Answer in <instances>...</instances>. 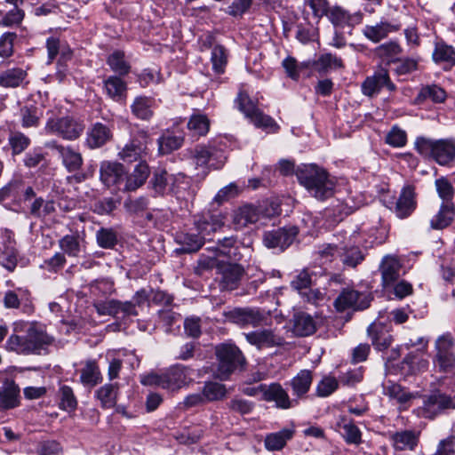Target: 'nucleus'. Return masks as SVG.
Masks as SVG:
<instances>
[{
	"mask_svg": "<svg viewBox=\"0 0 455 455\" xmlns=\"http://www.w3.org/2000/svg\"><path fill=\"white\" fill-rule=\"evenodd\" d=\"M301 186L317 200H326L334 194L335 181L328 172L315 164H307L296 170Z\"/></svg>",
	"mask_w": 455,
	"mask_h": 455,
	"instance_id": "f257e3e1",
	"label": "nucleus"
},
{
	"mask_svg": "<svg viewBox=\"0 0 455 455\" xmlns=\"http://www.w3.org/2000/svg\"><path fill=\"white\" fill-rule=\"evenodd\" d=\"M51 342L52 339L44 331L31 323L24 335L12 334L5 347L20 355L40 354Z\"/></svg>",
	"mask_w": 455,
	"mask_h": 455,
	"instance_id": "f03ea898",
	"label": "nucleus"
},
{
	"mask_svg": "<svg viewBox=\"0 0 455 455\" xmlns=\"http://www.w3.org/2000/svg\"><path fill=\"white\" fill-rule=\"evenodd\" d=\"M415 150L423 157L431 158L439 165H448L455 160V140H433L417 137L414 141Z\"/></svg>",
	"mask_w": 455,
	"mask_h": 455,
	"instance_id": "7ed1b4c3",
	"label": "nucleus"
},
{
	"mask_svg": "<svg viewBox=\"0 0 455 455\" xmlns=\"http://www.w3.org/2000/svg\"><path fill=\"white\" fill-rule=\"evenodd\" d=\"M190 369L182 364H175L161 374L144 375L140 382L144 386H157L164 389L178 390L190 381Z\"/></svg>",
	"mask_w": 455,
	"mask_h": 455,
	"instance_id": "20e7f679",
	"label": "nucleus"
},
{
	"mask_svg": "<svg viewBox=\"0 0 455 455\" xmlns=\"http://www.w3.org/2000/svg\"><path fill=\"white\" fill-rule=\"evenodd\" d=\"M84 130L82 121L71 116L54 117L52 115L48 117L44 131L48 135H56L66 140L78 139Z\"/></svg>",
	"mask_w": 455,
	"mask_h": 455,
	"instance_id": "39448f33",
	"label": "nucleus"
},
{
	"mask_svg": "<svg viewBox=\"0 0 455 455\" xmlns=\"http://www.w3.org/2000/svg\"><path fill=\"white\" fill-rule=\"evenodd\" d=\"M216 355L218 358L217 377L221 380L228 379L245 362L241 350L236 346L229 343L217 346Z\"/></svg>",
	"mask_w": 455,
	"mask_h": 455,
	"instance_id": "423d86ee",
	"label": "nucleus"
},
{
	"mask_svg": "<svg viewBox=\"0 0 455 455\" xmlns=\"http://www.w3.org/2000/svg\"><path fill=\"white\" fill-rule=\"evenodd\" d=\"M452 346L453 342L450 335L440 336L435 341L436 354L433 359V364L437 372L454 378L455 382V355Z\"/></svg>",
	"mask_w": 455,
	"mask_h": 455,
	"instance_id": "0eeeda50",
	"label": "nucleus"
},
{
	"mask_svg": "<svg viewBox=\"0 0 455 455\" xmlns=\"http://www.w3.org/2000/svg\"><path fill=\"white\" fill-rule=\"evenodd\" d=\"M190 180L184 174H170L165 170H158L154 172L151 185L158 195L172 193L180 196L182 190H186Z\"/></svg>",
	"mask_w": 455,
	"mask_h": 455,
	"instance_id": "6e6552de",
	"label": "nucleus"
},
{
	"mask_svg": "<svg viewBox=\"0 0 455 455\" xmlns=\"http://www.w3.org/2000/svg\"><path fill=\"white\" fill-rule=\"evenodd\" d=\"M238 108L251 120L256 127L270 128L276 130L278 125L267 115H264L256 106V103L249 97L248 93L241 90L235 100Z\"/></svg>",
	"mask_w": 455,
	"mask_h": 455,
	"instance_id": "1a4fd4ad",
	"label": "nucleus"
},
{
	"mask_svg": "<svg viewBox=\"0 0 455 455\" xmlns=\"http://www.w3.org/2000/svg\"><path fill=\"white\" fill-rule=\"evenodd\" d=\"M92 306L98 315L101 316L110 315L117 319H125L138 315L135 304L131 301H121L115 299H95Z\"/></svg>",
	"mask_w": 455,
	"mask_h": 455,
	"instance_id": "9d476101",
	"label": "nucleus"
},
{
	"mask_svg": "<svg viewBox=\"0 0 455 455\" xmlns=\"http://www.w3.org/2000/svg\"><path fill=\"white\" fill-rule=\"evenodd\" d=\"M449 409H455V402L445 394L436 392L427 396L423 405L418 409V414L423 418L433 419Z\"/></svg>",
	"mask_w": 455,
	"mask_h": 455,
	"instance_id": "9b49d317",
	"label": "nucleus"
},
{
	"mask_svg": "<svg viewBox=\"0 0 455 455\" xmlns=\"http://www.w3.org/2000/svg\"><path fill=\"white\" fill-rule=\"evenodd\" d=\"M148 137L146 132H140L132 138L118 152V157L127 163H133L148 155Z\"/></svg>",
	"mask_w": 455,
	"mask_h": 455,
	"instance_id": "f8f14e48",
	"label": "nucleus"
},
{
	"mask_svg": "<svg viewBox=\"0 0 455 455\" xmlns=\"http://www.w3.org/2000/svg\"><path fill=\"white\" fill-rule=\"evenodd\" d=\"M298 234L296 227L281 228L265 232L263 243L267 248L283 251L290 246Z\"/></svg>",
	"mask_w": 455,
	"mask_h": 455,
	"instance_id": "ddd939ff",
	"label": "nucleus"
},
{
	"mask_svg": "<svg viewBox=\"0 0 455 455\" xmlns=\"http://www.w3.org/2000/svg\"><path fill=\"white\" fill-rule=\"evenodd\" d=\"M383 87H387L390 92H394L396 89L390 80L387 70L380 68L372 76L365 78L361 89L363 95L373 97L379 94Z\"/></svg>",
	"mask_w": 455,
	"mask_h": 455,
	"instance_id": "4468645a",
	"label": "nucleus"
},
{
	"mask_svg": "<svg viewBox=\"0 0 455 455\" xmlns=\"http://www.w3.org/2000/svg\"><path fill=\"white\" fill-rule=\"evenodd\" d=\"M195 226L204 239L209 240L208 236L224 226V216L220 212L208 211L196 218Z\"/></svg>",
	"mask_w": 455,
	"mask_h": 455,
	"instance_id": "2eb2a0df",
	"label": "nucleus"
},
{
	"mask_svg": "<svg viewBox=\"0 0 455 455\" xmlns=\"http://www.w3.org/2000/svg\"><path fill=\"white\" fill-rule=\"evenodd\" d=\"M369 295L360 293L353 289H345L335 299L334 305L339 311L347 308L364 309L369 307Z\"/></svg>",
	"mask_w": 455,
	"mask_h": 455,
	"instance_id": "dca6fc26",
	"label": "nucleus"
},
{
	"mask_svg": "<svg viewBox=\"0 0 455 455\" xmlns=\"http://www.w3.org/2000/svg\"><path fill=\"white\" fill-rule=\"evenodd\" d=\"M125 169L120 163L103 161L100 168V179L107 187H116L120 189V185L124 182Z\"/></svg>",
	"mask_w": 455,
	"mask_h": 455,
	"instance_id": "f3484780",
	"label": "nucleus"
},
{
	"mask_svg": "<svg viewBox=\"0 0 455 455\" xmlns=\"http://www.w3.org/2000/svg\"><path fill=\"white\" fill-rule=\"evenodd\" d=\"M232 321L241 327H259L266 324L267 317L256 308H238L231 312Z\"/></svg>",
	"mask_w": 455,
	"mask_h": 455,
	"instance_id": "a211bd4d",
	"label": "nucleus"
},
{
	"mask_svg": "<svg viewBox=\"0 0 455 455\" xmlns=\"http://www.w3.org/2000/svg\"><path fill=\"white\" fill-rule=\"evenodd\" d=\"M263 399L267 402H275L276 407L289 409L297 404L296 400H291L287 392L279 383H272L269 386H260Z\"/></svg>",
	"mask_w": 455,
	"mask_h": 455,
	"instance_id": "6ab92c4d",
	"label": "nucleus"
},
{
	"mask_svg": "<svg viewBox=\"0 0 455 455\" xmlns=\"http://www.w3.org/2000/svg\"><path fill=\"white\" fill-rule=\"evenodd\" d=\"M246 340L259 349L273 347L283 344V338L273 329H264L245 334Z\"/></svg>",
	"mask_w": 455,
	"mask_h": 455,
	"instance_id": "aec40b11",
	"label": "nucleus"
},
{
	"mask_svg": "<svg viewBox=\"0 0 455 455\" xmlns=\"http://www.w3.org/2000/svg\"><path fill=\"white\" fill-rule=\"evenodd\" d=\"M382 285L387 288L392 286L397 282L401 275L402 264L395 256H385L379 265Z\"/></svg>",
	"mask_w": 455,
	"mask_h": 455,
	"instance_id": "412c9836",
	"label": "nucleus"
},
{
	"mask_svg": "<svg viewBox=\"0 0 455 455\" xmlns=\"http://www.w3.org/2000/svg\"><path fill=\"white\" fill-rule=\"evenodd\" d=\"M221 274V285L226 290H235L243 276L244 270L238 264L222 263L219 266Z\"/></svg>",
	"mask_w": 455,
	"mask_h": 455,
	"instance_id": "4be33fe9",
	"label": "nucleus"
},
{
	"mask_svg": "<svg viewBox=\"0 0 455 455\" xmlns=\"http://www.w3.org/2000/svg\"><path fill=\"white\" fill-rule=\"evenodd\" d=\"M150 173L149 167L145 161H140L133 169L132 172L124 176V186L120 190L125 192L135 191L147 180Z\"/></svg>",
	"mask_w": 455,
	"mask_h": 455,
	"instance_id": "5701e85b",
	"label": "nucleus"
},
{
	"mask_svg": "<svg viewBox=\"0 0 455 455\" xmlns=\"http://www.w3.org/2000/svg\"><path fill=\"white\" fill-rule=\"evenodd\" d=\"M4 237L3 247H0V264L9 272H13L18 263V252L12 232L4 230Z\"/></svg>",
	"mask_w": 455,
	"mask_h": 455,
	"instance_id": "b1692460",
	"label": "nucleus"
},
{
	"mask_svg": "<svg viewBox=\"0 0 455 455\" xmlns=\"http://www.w3.org/2000/svg\"><path fill=\"white\" fill-rule=\"evenodd\" d=\"M334 430L339 432L345 441L349 444L358 445L362 443V433L360 429L348 419L340 416L334 427Z\"/></svg>",
	"mask_w": 455,
	"mask_h": 455,
	"instance_id": "393cba45",
	"label": "nucleus"
},
{
	"mask_svg": "<svg viewBox=\"0 0 455 455\" xmlns=\"http://www.w3.org/2000/svg\"><path fill=\"white\" fill-rule=\"evenodd\" d=\"M416 208L414 188L406 186L402 189L395 204V213L400 219L407 218Z\"/></svg>",
	"mask_w": 455,
	"mask_h": 455,
	"instance_id": "a878e982",
	"label": "nucleus"
},
{
	"mask_svg": "<svg viewBox=\"0 0 455 455\" xmlns=\"http://www.w3.org/2000/svg\"><path fill=\"white\" fill-rule=\"evenodd\" d=\"M112 129L107 124L96 123L87 136V144L91 148H97L105 145L112 139Z\"/></svg>",
	"mask_w": 455,
	"mask_h": 455,
	"instance_id": "bb28decb",
	"label": "nucleus"
},
{
	"mask_svg": "<svg viewBox=\"0 0 455 455\" xmlns=\"http://www.w3.org/2000/svg\"><path fill=\"white\" fill-rule=\"evenodd\" d=\"M54 148L60 154L62 164L68 172H76L79 170L83 164L82 155L70 146H62L54 144Z\"/></svg>",
	"mask_w": 455,
	"mask_h": 455,
	"instance_id": "cd10ccee",
	"label": "nucleus"
},
{
	"mask_svg": "<svg viewBox=\"0 0 455 455\" xmlns=\"http://www.w3.org/2000/svg\"><path fill=\"white\" fill-rule=\"evenodd\" d=\"M455 207L453 203H443L439 211L430 220L433 229H443L450 226L454 220Z\"/></svg>",
	"mask_w": 455,
	"mask_h": 455,
	"instance_id": "c85d7f7f",
	"label": "nucleus"
},
{
	"mask_svg": "<svg viewBox=\"0 0 455 455\" xmlns=\"http://www.w3.org/2000/svg\"><path fill=\"white\" fill-rule=\"evenodd\" d=\"M399 25L389 22H380L373 26H365L363 29V36L373 43H378L386 38L391 32L397 31Z\"/></svg>",
	"mask_w": 455,
	"mask_h": 455,
	"instance_id": "c756f323",
	"label": "nucleus"
},
{
	"mask_svg": "<svg viewBox=\"0 0 455 455\" xmlns=\"http://www.w3.org/2000/svg\"><path fill=\"white\" fill-rule=\"evenodd\" d=\"M368 334L371 337V343L379 351L388 348L393 341L392 336L385 331L380 324L374 323L368 327Z\"/></svg>",
	"mask_w": 455,
	"mask_h": 455,
	"instance_id": "7c9ffc66",
	"label": "nucleus"
},
{
	"mask_svg": "<svg viewBox=\"0 0 455 455\" xmlns=\"http://www.w3.org/2000/svg\"><path fill=\"white\" fill-rule=\"evenodd\" d=\"M293 332L298 336H308L316 331V323L313 317L304 312H298L293 315Z\"/></svg>",
	"mask_w": 455,
	"mask_h": 455,
	"instance_id": "2f4dec72",
	"label": "nucleus"
},
{
	"mask_svg": "<svg viewBox=\"0 0 455 455\" xmlns=\"http://www.w3.org/2000/svg\"><path fill=\"white\" fill-rule=\"evenodd\" d=\"M216 150L213 148L206 146H197L193 153V158L197 167H203V172L206 174L209 168H220V165L213 163V157Z\"/></svg>",
	"mask_w": 455,
	"mask_h": 455,
	"instance_id": "473e14b6",
	"label": "nucleus"
},
{
	"mask_svg": "<svg viewBox=\"0 0 455 455\" xmlns=\"http://www.w3.org/2000/svg\"><path fill=\"white\" fill-rule=\"evenodd\" d=\"M20 387L13 381L6 382L0 387V409L7 410L19 404Z\"/></svg>",
	"mask_w": 455,
	"mask_h": 455,
	"instance_id": "72a5a7b5",
	"label": "nucleus"
},
{
	"mask_svg": "<svg viewBox=\"0 0 455 455\" xmlns=\"http://www.w3.org/2000/svg\"><path fill=\"white\" fill-rule=\"evenodd\" d=\"M259 219V212L252 205H243L237 209L234 213L233 221L235 228H243L249 224L255 223Z\"/></svg>",
	"mask_w": 455,
	"mask_h": 455,
	"instance_id": "f704fd0d",
	"label": "nucleus"
},
{
	"mask_svg": "<svg viewBox=\"0 0 455 455\" xmlns=\"http://www.w3.org/2000/svg\"><path fill=\"white\" fill-rule=\"evenodd\" d=\"M391 439L395 450L405 451L413 450L418 443L419 435L413 430H404L395 432Z\"/></svg>",
	"mask_w": 455,
	"mask_h": 455,
	"instance_id": "c9c22d12",
	"label": "nucleus"
},
{
	"mask_svg": "<svg viewBox=\"0 0 455 455\" xmlns=\"http://www.w3.org/2000/svg\"><path fill=\"white\" fill-rule=\"evenodd\" d=\"M294 435L292 428H283L278 432L267 435L265 438V446L268 451L282 450L287 441L291 440Z\"/></svg>",
	"mask_w": 455,
	"mask_h": 455,
	"instance_id": "e433bc0d",
	"label": "nucleus"
},
{
	"mask_svg": "<svg viewBox=\"0 0 455 455\" xmlns=\"http://www.w3.org/2000/svg\"><path fill=\"white\" fill-rule=\"evenodd\" d=\"M107 94L114 100L120 101L126 97L127 85L118 76H111L104 82Z\"/></svg>",
	"mask_w": 455,
	"mask_h": 455,
	"instance_id": "4c0bfd02",
	"label": "nucleus"
},
{
	"mask_svg": "<svg viewBox=\"0 0 455 455\" xmlns=\"http://www.w3.org/2000/svg\"><path fill=\"white\" fill-rule=\"evenodd\" d=\"M154 99L146 96H138L131 106L132 114L142 120H148L153 116Z\"/></svg>",
	"mask_w": 455,
	"mask_h": 455,
	"instance_id": "58836bf2",
	"label": "nucleus"
},
{
	"mask_svg": "<svg viewBox=\"0 0 455 455\" xmlns=\"http://www.w3.org/2000/svg\"><path fill=\"white\" fill-rule=\"evenodd\" d=\"M184 141L182 134H172L169 131L158 139V150L162 155H167L179 149Z\"/></svg>",
	"mask_w": 455,
	"mask_h": 455,
	"instance_id": "ea45409f",
	"label": "nucleus"
},
{
	"mask_svg": "<svg viewBox=\"0 0 455 455\" xmlns=\"http://www.w3.org/2000/svg\"><path fill=\"white\" fill-rule=\"evenodd\" d=\"M352 236L345 238L342 242L347 244V250H341L340 259L344 265L355 267L363 259L360 249L352 243Z\"/></svg>",
	"mask_w": 455,
	"mask_h": 455,
	"instance_id": "a19ab883",
	"label": "nucleus"
},
{
	"mask_svg": "<svg viewBox=\"0 0 455 455\" xmlns=\"http://www.w3.org/2000/svg\"><path fill=\"white\" fill-rule=\"evenodd\" d=\"M102 380L99 366L94 361H87L81 369L80 381L86 387H92Z\"/></svg>",
	"mask_w": 455,
	"mask_h": 455,
	"instance_id": "79ce46f5",
	"label": "nucleus"
},
{
	"mask_svg": "<svg viewBox=\"0 0 455 455\" xmlns=\"http://www.w3.org/2000/svg\"><path fill=\"white\" fill-rule=\"evenodd\" d=\"M312 372L308 370H301L291 380V386L293 394L300 397L307 393L312 384Z\"/></svg>",
	"mask_w": 455,
	"mask_h": 455,
	"instance_id": "37998d69",
	"label": "nucleus"
},
{
	"mask_svg": "<svg viewBox=\"0 0 455 455\" xmlns=\"http://www.w3.org/2000/svg\"><path fill=\"white\" fill-rule=\"evenodd\" d=\"M111 70L119 76H126L131 70V65L125 58L124 52L116 50L113 52L107 60Z\"/></svg>",
	"mask_w": 455,
	"mask_h": 455,
	"instance_id": "c03bdc74",
	"label": "nucleus"
},
{
	"mask_svg": "<svg viewBox=\"0 0 455 455\" xmlns=\"http://www.w3.org/2000/svg\"><path fill=\"white\" fill-rule=\"evenodd\" d=\"M331 22L335 26H344L345 24L351 25L353 20L360 21L362 15H350L346 10L339 6H333L330 8L326 13Z\"/></svg>",
	"mask_w": 455,
	"mask_h": 455,
	"instance_id": "a18cd8bd",
	"label": "nucleus"
},
{
	"mask_svg": "<svg viewBox=\"0 0 455 455\" xmlns=\"http://www.w3.org/2000/svg\"><path fill=\"white\" fill-rule=\"evenodd\" d=\"M117 391L118 386L114 384H106L96 391V396L103 408H113L116 404Z\"/></svg>",
	"mask_w": 455,
	"mask_h": 455,
	"instance_id": "49530a36",
	"label": "nucleus"
},
{
	"mask_svg": "<svg viewBox=\"0 0 455 455\" xmlns=\"http://www.w3.org/2000/svg\"><path fill=\"white\" fill-rule=\"evenodd\" d=\"M347 244L345 242L323 245L318 251L322 264L331 263L340 258L341 250H347Z\"/></svg>",
	"mask_w": 455,
	"mask_h": 455,
	"instance_id": "de8ad7c7",
	"label": "nucleus"
},
{
	"mask_svg": "<svg viewBox=\"0 0 455 455\" xmlns=\"http://www.w3.org/2000/svg\"><path fill=\"white\" fill-rule=\"evenodd\" d=\"M26 76V71L19 68L5 70L0 73V86L18 87Z\"/></svg>",
	"mask_w": 455,
	"mask_h": 455,
	"instance_id": "09e8293b",
	"label": "nucleus"
},
{
	"mask_svg": "<svg viewBox=\"0 0 455 455\" xmlns=\"http://www.w3.org/2000/svg\"><path fill=\"white\" fill-rule=\"evenodd\" d=\"M384 394L395 399L399 403L404 404L411 401L414 395L404 390L400 385L387 381L383 385Z\"/></svg>",
	"mask_w": 455,
	"mask_h": 455,
	"instance_id": "8fccbe9b",
	"label": "nucleus"
},
{
	"mask_svg": "<svg viewBox=\"0 0 455 455\" xmlns=\"http://www.w3.org/2000/svg\"><path fill=\"white\" fill-rule=\"evenodd\" d=\"M58 395L60 400L59 406L61 410L74 411L76 409L77 400L70 387L67 385L60 386Z\"/></svg>",
	"mask_w": 455,
	"mask_h": 455,
	"instance_id": "3c124183",
	"label": "nucleus"
},
{
	"mask_svg": "<svg viewBox=\"0 0 455 455\" xmlns=\"http://www.w3.org/2000/svg\"><path fill=\"white\" fill-rule=\"evenodd\" d=\"M432 56L435 63H447L451 66L455 65V49L450 45L437 44Z\"/></svg>",
	"mask_w": 455,
	"mask_h": 455,
	"instance_id": "603ef678",
	"label": "nucleus"
},
{
	"mask_svg": "<svg viewBox=\"0 0 455 455\" xmlns=\"http://www.w3.org/2000/svg\"><path fill=\"white\" fill-rule=\"evenodd\" d=\"M315 69L320 73L327 72L329 69L343 68V62L340 58L331 53L322 54L315 62Z\"/></svg>",
	"mask_w": 455,
	"mask_h": 455,
	"instance_id": "864d4df0",
	"label": "nucleus"
},
{
	"mask_svg": "<svg viewBox=\"0 0 455 455\" xmlns=\"http://www.w3.org/2000/svg\"><path fill=\"white\" fill-rule=\"evenodd\" d=\"M55 211L53 201H44L42 197L36 198L31 204L29 212L33 217L41 218Z\"/></svg>",
	"mask_w": 455,
	"mask_h": 455,
	"instance_id": "5fc2aeb1",
	"label": "nucleus"
},
{
	"mask_svg": "<svg viewBox=\"0 0 455 455\" xmlns=\"http://www.w3.org/2000/svg\"><path fill=\"white\" fill-rule=\"evenodd\" d=\"M188 128L197 135H205L210 128V121L204 115L195 114L190 117Z\"/></svg>",
	"mask_w": 455,
	"mask_h": 455,
	"instance_id": "6e6d98bb",
	"label": "nucleus"
},
{
	"mask_svg": "<svg viewBox=\"0 0 455 455\" xmlns=\"http://www.w3.org/2000/svg\"><path fill=\"white\" fill-rule=\"evenodd\" d=\"M96 239L100 247L112 249L117 243V235L112 228H101L96 233Z\"/></svg>",
	"mask_w": 455,
	"mask_h": 455,
	"instance_id": "4d7b16f0",
	"label": "nucleus"
},
{
	"mask_svg": "<svg viewBox=\"0 0 455 455\" xmlns=\"http://www.w3.org/2000/svg\"><path fill=\"white\" fill-rule=\"evenodd\" d=\"M59 245L62 253L70 257H77L80 252V243L78 237L72 235H67L59 241Z\"/></svg>",
	"mask_w": 455,
	"mask_h": 455,
	"instance_id": "13d9d810",
	"label": "nucleus"
},
{
	"mask_svg": "<svg viewBox=\"0 0 455 455\" xmlns=\"http://www.w3.org/2000/svg\"><path fill=\"white\" fill-rule=\"evenodd\" d=\"M227 390L223 384L217 382H208L203 389L204 398L207 401H216L226 395Z\"/></svg>",
	"mask_w": 455,
	"mask_h": 455,
	"instance_id": "bf43d9fd",
	"label": "nucleus"
},
{
	"mask_svg": "<svg viewBox=\"0 0 455 455\" xmlns=\"http://www.w3.org/2000/svg\"><path fill=\"white\" fill-rule=\"evenodd\" d=\"M204 236L198 232L197 234H185L180 238V243L183 245V251L186 252H194L198 251L204 244Z\"/></svg>",
	"mask_w": 455,
	"mask_h": 455,
	"instance_id": "052dcab7",
	"label": "nucleus"
},
{
	"mask_svg": "<svg viewBox=\"0 0 455 455\" xmlns=\"http://www.w3.org/2000/svg\"><path fill=\"white\" fill-rule=\"evenodd\" d=\"M8 140L13 155L22 153L30 144L29 138L20 132H12Z\"/></svg>",
	"mask_w": 455,
	"mask_h": 455,
	"instance_id": "680f3d73",
	"label": "nucleus"
},
{
	"mask_svg": "<svg viewBox=\"0 0 455 455\" xmlns=\"http://www.w3.org/2000/svg\"><path fill=\"white\" fill-rule=\"evenodd\" d=\"M211 60L212 68L216 73L221 74L224 72L227 64V54L223 46L215 45L212 48Z\"/></svg>",
	"mask_w": 455,
	"mask_h": 455,
	"instance_id": "e2e57ef3",
	"label": "nucleus"
},
{
	"mask_svg": "<svg viewBox=\"0 0 455 455\" xmlns=\"http://www.w3.org/2000/svg\"><path fill=\"white\" fill-rule=\"evenodd\" d=\"M435 188L440 198L443 203H452L454 188L451 183L446 178H439L435 180Z\"/></svg>",
	"mask_w": 455,
	"mask_h": 455,
	"instance_id": "0e129e2a",
	"label": "nucleus"
},
{
	"mask_svg": "<svg viewBox=\"0 0 455 455\" xmlns=\"http://www.w3.org/2000/svg\"><path fill=\"white\" fill-rule=\"evenodd\" d=\"M419 98L422 100H431L434 102H443L446 98V92L437 85H430L421 89Z\"/></svg>",
	"mask_w": 455,
	"mask_h": 455,
	"instance_id": "69168bd1",
	"label": "nucleus"
},
{
	"mask_svg": "<svg viewBox=\"0 0 455 455\" xmlns=\"http://www.w3.org/2000/svg\"><path fill=\"white\" fill-rule=\"evenodd\" d=\"M376 52L380 58L392 60L402 52V48L396 42L390 41L378 46Z\"/></svg>",
	"mask_w": 455,
	"mask_h": 455,
	"instance_id": "338daca9",
	"label": "nucleus"
},
{
	"mask_svg": "<svg viewBox=\"0 0 455 455\" xmlns=\"http://www.w3.org/2000/svg\"><path fill=\"white\" fill-rule=\"evenodd\" d=\"M386 142L394 148H402L407 142V134L401 128L393 126L386 136Z\"/></svg>",
	"mask_w": 455,
	"mask_h": 455,
	"instance_id": "774afa93",
	"label": "nucleus"
}]
</instances>
